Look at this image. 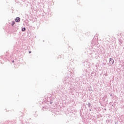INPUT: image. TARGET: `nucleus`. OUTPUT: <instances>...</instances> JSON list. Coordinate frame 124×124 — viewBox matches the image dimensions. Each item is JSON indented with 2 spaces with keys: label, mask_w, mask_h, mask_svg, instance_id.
Here are the masks:
<instances>
[{
  "label": "nucleus",
  "mask_w": 124,
  "mask_h": 124,
  "mask_svg": "<svg viewBox=\"0 0 124 124\" xmlns=\"http://www.w3.org/2000/svg\"><path fill=\"white\" fill-rule=\"evenodd\" d=\"M9 53L8 52H6V53L5 54V55H3L2 56L0 57V59H2V60H3V61H6V60H8V59H9V57L11 58V59H13V58L15 57L16 58V54H14V55H12V56H9Z\"/></svg>",
  "instance_id": "obj_1"
},
{
  "label": "nucleus",
  "mask_w": 124,
  "mask_h": 124,
  "mask_svg": "<svg viewBox=\"0 0 124 124\" xmlns=\"http://www.w3.org/2000/svg\"><path fill=\"white\" fill-rule=\"evenodd\" d=\"M67 69H68V70H70L68 72L67 77L68 78H69L70 80H72V77L73 76L74 73L73 70H74V68H71V66H68Z\"/></svg>",
  "instance_id": "obj_2"
},
{
  "label": "nucleus",
  "mask_w": 124,
  "mask_h": 124,
  "mask_svg": "<svg viewBox=\"0 0 124 124\" xmlns=\"http://www.w3.org/2000/svg\"><path fill=\"white\" fill-rule=\"evenodd\" d=\"M67 69H68V70H70L68 72L67 77L68 78H69L70 80H72V77L73 76L74 73L73 70H74V68H71V66H68Z\"/></svg>",
  "instance_id": "obj_3"
},
{
  "label": "nucleus",
  "mask_w": 124,
  "mask_h": 124,
  "mask_svg": "<svg viewBox=\"0 0 124 124\" xmlns=\"http://www.w3.org/2000/svg\"><path fill=\"white\" fill-rule=\"evenodd\" d=\"M71 81V79L69 78H64V82H65V83H69Z\"/></svg>",
  "instance_id": "obj_4"
},
{
  "label": "nucleus",
  "mask_w": 124,
  "mask_h": 124,
  "mask_svg": "<svg viewBox=\"0 0 124 124\" xmlns=\"http://www.w3.org/2000/svg\"><path fill=\"white\" fill-rule=\"evenodd\" d=\"M109 64H113V63H114V60L112 58H109Z\"/></svg>",
  "instance_id": "obj_5"
},
{
  "label": "nucleus",
  "mask_w": 124,
  "mask_h": 124,
  "mask_svg": "<svg viewBox=\"0 0 124 124\" xmlns=\"http://www.w3.org/2000/svg\"><path fill=\"white\" fill-rule=\"evenodd\" d=\"M15 21H16V23H18V22H20V18H19V17H16V18Z\"/></svg>",
  "instance_id": "obj_6"
},
{
  "label": "nucleus",
  "mask_w": 124,
  "mask_h": 124,
  "mask_svg": "<svg viewBox=\"0 0 124 124\" xmlns=\"http://www.w3.org/2000/svg\"><path fill=\"white\" fill-rule=\"evenodd\" d=\"M48 103H50V104H52L53 103V100H50V101H48Z\"/></svg>",
  "instance_id": "obj_7"
},
{
  "label": "nucleus",
  "mask_w": 124,
  "mask_h": 124,
  "mask_svg": "<svg viewBox=\"0 0 124 124\" xmlns=\"http://www.w3.org/2000/svg\"><path fill=\"white\" fill-rule=\"evenodd\" d=\"M15 24V21H12V26H14Z\"/></svg>",
  "instance_id": "obj_8"
},
{
  "label": "nucleus",
  "mask_w": 124,
  "mask_h": 124,
  "mask_svg": "<svg viewBox=\"0 0 124 124\" xmlns=\"http://www.w3.org/2000/svg\"><path fill=\"white\" fill-rule=\"evenodd\" d=\"M22 31H26V28H22Z\"/></svg>",
  "instance_id": "obj_9"
},
{
  "label": "nucleus",
  "mask_w": 124,
  "mask_h": 124,
  "mask_svg": "<svg viewBox=\"0 0 124 124\" xmlns=\"http://www.w3.org/2000/svg\"><path fill=\"white\" fill-rule=\"evenodd\" d=\"M88 107H91V104L90 102L88 103Z\"/></svg>",
  "instance_id": "obj_10"
},
{
  "label": "nucleus",
  "mask_w": 124,
  "mask_h": 124,
  "mask_svg": "<svg viewBox=\"0 0 124 124\" xmlns=\"http://www.w3.org/2000/svg\"><path fill=\"white\" fill-rule=\"evenodd\" d=\"M45 109H46V108H45V107H43V111H45Z\"/></svg>",
  "instance_id": "obj_11"
},
{
  "label": "nucleus",
  "mask_w": 124,
  "mask_h": 124,
  "mask_svg": "<svg viewBox=\"0 0 124 124\" xmlns=\"http://www.w3.org/2000/svg\"><path fill=\"white\" fill-rule=\"evenodd\" d=\"M16 54H18V50H16Z\"/></svg>",
  "instance_id": "obj_12"
},
{
  "label": "nucleus",
  "mask_w": 124,
  "mask_h": 124,
  "mask_svg": "<svg viewBox=\"0 0 124 124\" xmlns=\"http://www.w3.org/2000/svg\"><path fill=\"white\" fill-rule=\"evenodd\" d=\"M31 51H29V54H31Z\"/></svg>",
  "instance_id": "obj_13"
},
{
  "label": "nucleus",
  "mask_w": 124,
  "mask_h": 124,
  "mask_svg": "<svg viewBox=\"0 0 124 124\" xmlns=\"http://www.w3.org/2000/svg\"><path fill=\"white\" fill-rule=\"evenodd\" d=\"M12 62H14V60H13Z\"/></svg>",
  "instance_id": "obj_14"
},
{
  "label": "nucleus",
  "mask_w": 124,
  "mask_h": 124,
  "mask_svg": "<svg viewBox=\"0 0 124 124\" xmlns=\"http://www.w3.org/2000/svg\"><path fill=\"white\" fill-rule=\"evenodd\" d=\"M110 96H112V94H110Z\"/></svg>",
  "instance_id": "obj_15"
},
{
  "label": "nucleus",
  "mask_w": 124,
  "mask_h": 124,
  "mask_svg": "<svg viewBox=\"0 0 124 124\" xmlns=\"http://www.w3.org/2000/svg\"><path fill=\"white\" fill-rule=\"evenodd\" d=\"M90 111H92V109H89Z\"/></svg>",
  "instance_id": "obj_16"
},
{
  "label": "nucleus",
  "mask_w": 124,
  "mask_h": 124,
  "mask_svg": "<svg viewBox=\"0 0 124 124\" xmlns=\"http://www.w3.org/2000/svg\"><path fill=\"white\" fill-rule=\"evenodd\" d=\"M111 103H109V104H111Z\"/></svg>",
  "instance_id": "obj_17"
},
{
  "label": "nucleus",
  "mask_w": 124,
  "mask_h": 124,
  "mask_svg": "<svg viewBox=\"0 0 124 124\" xmlns=\"http://www.w3.org/2000/svg\"><path fill=\"white\" fill-rule=\"evenodd\" d=\"M1 63H2V62H1Z\"/></svg>",
  "instance_id": "obj_18"
}]
</instances>
